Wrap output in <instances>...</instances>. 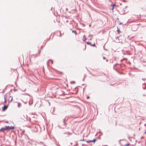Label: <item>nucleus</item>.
<instances>
[{
    "mask_svg": "<svg viewBox=\"0 0 146 146\" xmlns=\"http://www.w3.org/2000/svg\"><path fill=\"white\" fill-rule=\"evenodd\" d=\"M9 127L8 126L6 127H5L2 128L0 129V131H3L4 130H8L9 129Z\"/></svg>",
    "mask_w": 146,
    "mask_h": 146,
    "instance_id": "f257e3e1",
    "label": "nucleus"
},
{
    "mask_svg": "<svg viewBox=\"0 0 146 146\" xmlns=\"http://www.w3.org/2000/svg\"><path fill=\"white\" fill-rule=\"evenodd\" d=\"M97 140V139H95L93 140H88L86 141V142L88 143H90L91 142H93L95 143Z\"/></svg>",
    "mask_w": 146,
    "mask_h": 146,
    "instance_id": "f03ea898",
    "label": "nucleus"
},
{
    "mask_svg": "<svg viewBox=\"0 0 146 146\" xmlns=\"http://www.w3.org/2000/svg\"><path fill=\"white\" fill-rule=\"evenodd\" d=\"M8 107V106H4L3 108H2V110L3 111H4L5 110H6L7 108Z\"/></svg>",
    "mask_w": 146,
    "mask_h": 146,
    "instance_id": "7ed1b4c3",
    "label": "nucleus"
},
{
    "mask_svg": "<svg viewBox=\"0 0 146 146\" xmlns=\"http://www.w3.org/2000/svg\"><path fill=\"white\" fill-rule=\"evenodd\" d=\"M15 128V127L14 126H10V130L11 129H13Z\"/></svg>",
    "mask_w": 146,
    "mask_h": 146,
    "instance_id": "20e7f679",
    "label": "nucleus"
},
{
    "mask_svg": "<svg viewBox=\"0 0 146 146\" xmlns=\"http://www.w3.org/2000/svg\"><path fill=\"white\" fill-rule=\"evenodd\" d=\"M115 4H113L112 5V10H113V9L114 8V7L115 6Z\"/></svg>",
    "mask_w": 146,
    "mask_h": 146,
    "instance_id": "39448f33",
    "label": "nucleus"
},
{
    "mask_svg": "<svg viewBox=\"0 0 146 146\" xmlns=\"http://www.w3.org/2000/svg\"><path fill=\"white\" fill-rule=\"evenodd\" d=\"M117 32H118V33H119L120 32V31L118 27H117Z\"/></svg>",
    "mask_w": 146,
    "mask_h": 146,
    "instance_id": "423d86ee",
    "label": "nucleus"
},
{
    "mask_svg": "<svg viewBox=\"0 0 146 146\" xmlns=\"http://www.w3.org/2000/svg\"><path fill=\"white\" fill-rule=\"evenodd\" d=\"M18 106L19 107H20L21 106V104L19 102L18 103Z\"/></svg>",
    "mask_w": 146,
    "mask_h": 146,
    "instance_id": "0eeeda50",
    "label": "nucleus"
},
{
    "mask_svg": "<svg viewBox=\"0 0 146 146\" xmlns=\"http://www.w3.org/2000/svg\"><path fill=\"white\" fill-rule=\"evenodd\" d=\"M86 43L87 44H89V45H90L91 44V43L90 42H86Z\"/></svg>",
    "mask_w": 146,
    "mask_h": 146,
    "instance_id": "6e6552de",
    "label": "nucleus"
},
{
    "mask_svg": "<svg viewBox=\"0 0 146 146\" xmlns=\"http://www.w3.org/2000/svg\"><path fill=\"white\" fill-rule=\"evenodd\" d=\"M72 32L73 33H74L76 34V35L77 34L76 33V32L75 31H72Z\"/></svg>",
    "mask_w": 146,
    "mask_h": 146,
    "instance_id": "1a4fd4ad",
    "label": "nucleus"
},
{
    "mask_svg": "<svg viewBox=\"0 0 146 146\" xmlns=\"http://www.w3.org/2000/svg\"><path fill=\"white\" fill-rule=\"evenodd\" d=\"M10 98H11V99L10 100V102H11L12 101V100H13V98L12 97H10Z\"/></svg>",
    "mask_w": 146,
    "mask_h": 146,
    "instance_id": "9d476101",
    "label": "nucleus"
},
{
    "mask_svg": "<svg viewBox=\"0 0 146 146\" xmlns=\"http://www.w3.org/2000/svg\"><path fill=\"white\" fill-rule=\"evenodd\" d=\"M92 46H95V44H93V45H92Z\"/></svg>",
    "mask_w": 146,
    "mask_h": 146,
    "instance_id": "9b49d317",
    "label": "nucleus"
},
{
    "mask_svg": "<svg viewBox=\"0 0 146 146\" xmlns=\"http://www.w3.org/2000/svg\"><path fill=\"white\" fill-rule=\"evenodd\" d=\"M122 23H120L119 24V25H122Z\"/></svg>",
    "mask_w": 146,
    "mask_h": 146,
    "instance_id": "f8f14e48",
    "label": "nucleus"
},
{
    "mask_svg": "<svg viewBox=\"0 0 146 146\" xmlns=\"http://www.w3.org/2000/svg\"><path fill=\"white\" fill-rule=\"evenodd\" d=\"M85 140L84 139H83L82 140H81V141H84Z\"/></svg>",
    "mask_w": 146,
    "mask_h": 146,
    "instance_id": "ddd939ff",
    "label": "nucleus"
},
{
    "mask_svg": "<svg viewBox=\"0 0 146 146\" xmlns=\"http://www.w3.org/2000/svg\"><path fill=\"white\" fill-rule=\"evenodd\" d=\"M103 58L104 59H106V58H105V57H103Z\"/></svg>",
    "mask_w": 146,
    "mask_h": 146,
    "instance_id": "4468645a",
    "label": "nucleus"
},
{
    "mask_svg": "<svg viewBox=\"0 0 146 146\" xmlns=\"http://www.w3.org/2000/svg\"><path fill=\"white\" fill-rule=\"evenodd\" d=\"M142 80H145V79H142Z\"/></svg>",
    "mask_w": 146,
    "mask_h": 146,
    "instance_id": "2eb2a0df",
    "label": "nucleus"
},
{
    "mask_svg": "<svg viewBox=\"0 0 146 146\" xmlns=\"http://www.w3.org/2000/svg\"><path fill=\"white\" fill-rule=\"evenodd\" d=\"M145 126H146V123L145 124Z\"/></svg>",
    "mask_w": 146,
    "mask_h": 146,
    "instance_id": "dca6fc26",
    "label": "nucleus"
},
{
    "mask_svg": "<svg viewBox=\"0 0 146 146\" xmlns=\"http://www.w3.org/2000/svg\"><path fill=\"white\" fill-rule=\"evenodd\" d=\"M89 98V97H87V98Z\"/></svg>",
    "mask_w": 146,
    "mask_h": 146,
    "instance_id": "f3484780",
    "label": "nucleus"
},
{
    "mask_svg": "<svg viewBox=\"0 0 146 146\" xmlns=\"http://www.w3.org/2000/svg\"><path fill=\"white\" fill-rule=\"evenodd\" d=\"M104 146H107V145H104Z\"/></svg>",
    "mask_w": 146,
    "mask_h": 146,
    "instance_id": "a211bd4d",
    "label": "nucleus"
}]
</instances>
